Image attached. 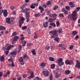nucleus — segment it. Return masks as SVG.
Wrapping results in <instances>:
<instances>
[{
  "mask_svg": "<svg viewBox=\"0 0 80 80\" xmlns=\"http://www.w3.org/2000/svg\"><path fill=\"white\" fill-rule=\"evenodd\" d=\"M19 18H20V19L19 20L18 22L19 23V27L20 28H21V27L22 25V24L24 23V20H25V18L23 17H19Z\"/></svg>",
  "mask_w": 80,
  "mask_h": 80,
  "instance_id": "7ed1b4c3",
  "label": "nucleus"
},
{
  "mask_svg": "<svg viewBox=\"0 0 80 80\" xmlns=\"http://www.w3.org/2000/svg\"><path fill=\"white\" fill-rule=\"evenodd\" d=\"M3 76V73L2 72H0V77H2Z\"/></svg>",
  "mask_w": 80,
  "mask_h": 80,
  "instance_id": "0e129e2a",
  "label": "nucleus"
},
{
  "mask_svg": "<svg viewBox=\"0 0 80 80\" xmlns=\"http://www.w3.org/2000/svg\"><path fill=\"white\" fill-rule=\"evenodd\" d=\"M17 35V32H14L12 34V36L13 37L15 36V35Z\"/></svg>",
  "mask_w": 80,
  "mask_h": 80,
  "instance_id": "6e6d98bb",
  "label": "nucleus"
},
{
  "mask_svg": "<svg viewBox=\"0 0 80 80\" xmlns=\"http://www.w3.org/2000/svg\"><path fill=\"white\" fill-rule=\"evenodd\" d=\"M58 6H55L53 7V10H57V8H58Z\"/></svg>",
  "mask_w": 80,
  "mask_h": 80,
  "instance_id": "c756f323",
  "label": "nucleus"
},
{
  "mask_svg": "<svg viewBox=\"0 0 80 80\" xmlns=\"http://www.w3.org/2000/svg\"><path fill=\"white\" fill-rule=\"evenodd\" d=\"M5 27L2 26H0V30H5Z\"/></svg>",
  "mask_w": 80,
  "mask_h": 80,
  "instance_id": "6ab92c4d",
  "label": "nucleus"
},
{
  "mask_svg": "<svg viewBox=\"0 0 80 80\" xmlns=\"http://www.w3.org/2000/svg\"><path fill=\"white\" fill-rule=\"evenodd\" d=\"M19 62H20L21 65H24L25 64V62H24L23 59L22 57H21L19 58Z\"/></svg>",
  "mask_w": 80,
  "mask_h": 80,
  "instance_id": "0eeeda50",
  "label": "nucleus"
},
{
  "mask_svg": "<svg viewBox=\"0 0 80 80\" xmlns=\"http://www.w3.org/2000/svg\"><path fill=\"white\" fill-rule=\"evenodd\" d=\"M56 25L57 27H58L60 25V23L58 22H56Z\"/></svg>",
  "mask_w": 80,
  "mask_h": 80,
  "instance_id": "13d9d810",
  "label": "nucleus"
},
{
  "mask_svg": "<svg viewBox=\"0 0 80 80\" xmlns=\"http://www.w3.org/2000/svg\"><path fill=\"white\" fill-rule=\"evenodd\" d=\"M56 19V18H55V19H53L51 18H49V22H53L54 21H55Z\"/></svg>",
  "mask_w": 80,
  "mask_h": 80,
  "instance_id": "dca6fc26",
  "label": "nucleus"
},
{
  "mask_svg": "<svg viewBox=\"0 0 80 80\" xmlns=\"http://www.w3.org/2000/svg\"><path fill=\"white\" fill-rule=\"evenodd\" d=\"M42 6L43 8H47V5L46 4H43Z\"/></svg>",
  "mask_w": 80,
  "mask_h": 80,
  "instance_id": "bf43d9fd",
  "label": "nucleus"
},
{
  "mask_svg": "<svg viewBox=\"0 0 80 80\" xmlns=\"http://www.w3.org/2000/svg\"><path fill=\"white\" fill-rule=\"evenodd\" d=\"M50 25L52 26V27H56V25L53 22H51L50 23Z\"/></svg>",
  "mask_w": 80,
  "mask_h": 80,
  "instance_id": "412c9836",
  "label": "nucleus"
},
{
  "mask_svg": "<svg viewBox=\"0 0 80 80\" xmlns=\"http://www.w3.org/2000/svg\"><path fill=\"white\" fill-rule=\"evenodd\" d=\"M17 79L18 80H20L22 79V77H20V78H18Z\"/></svg>",
  "mask_w": 80,
  "mask_h": 80,
  "instance_id": "774afa93",
  "label": "nucleus"
},
{
  "mask_svg": "<svg viewBox=\"0 0 80 80\" xmlns=\"http://www.w3.org/2000/svg\"><path fill=\"white\" fill-rule=\"evenodd\" d=\"M73 48V45H71L69 47V48L70 50H72Z\"/></svg>",
  "mask_w": 80,
  "mask_h": 80,
  "instance_id": "a18cd8bd",
  "label": "nucleus"
},
{
  "mask_svg": "<svg viewBox=\"0 0 80 80\" xmlns=\"http://www.w3.org/2000/svg\"><path fill=\"white\" fill-rule=\"evenodd\" d=\"M59 47H61V49L62 50H64L66 48V45L65 44H60L58 45Z\"/></svg>",
  "mask_w": 80,
  "mask_h": 80,
  "instance_id": "6e6552de",
  "label": "nucleus"
},
{
  "mask_svg": "<svg viewBox=\"0 0 80 80\" xmlns=\"http://www.w3.org/2000/svg\"><path fill=\"white\" fill-rule=\"evenodd\" d=\"M42 73L43 74H44L45 76H46V77H47L49 73V72L47 71H43Z\"/></svg>",
  "mask_w": 80,
  "mask_h": 80,
  "instance_id": "1a4fd4ad",
  "label": "nucleus"
},
{
  "mask_svg": "<svg viewBox=\"0 0 80 80\" xmlns=\"http://www.w3.org/2000/svg\"><path fill=\"white\" fill-rule=\"evenodd\" d=\"M30 8H35V6L33 4H32V5H31V6H30Z\"/></svg>",
  "mask_w": 80,
  "mask_h": 80,
  "instance_id": "72a5a7b5",
  "label": "nucleus"
},
{
  "mask_svg": "<svg viewBox=\"0 0 80 80\" xmlns=\"http://www.w3.org/2000/svg\"><path fill=\"white\" fill-rule=\"evenodd\" d=\"M13 40V41H16V42L17 41V40H18V37L17 36H15Z\"/></svg>",
  "mask_w": 80,
  "mask_h": 80,
  "instance_id": "5701e85b",
  "label": "nucleus"
},
{
  "mask_svg": "<svg viewBox=\"0 0 80 80\" xmlns=\"http://www.w3.org/2000/svg\"><path fill=\"white\" fill-rule=\"evenodd\" d=\"M2 13H3L4 17H6L8 15V12H7V10L5 9L2 11Z\"/></svg>",
  "mask_w": 80,
  "mask_h": 80,
  "instance_id": "423d86ee",
  "label": "nucleus"
},
{
  "mask_svg": "<svg viewBox=\"0 0 80 80\" xmlns=\"http://www.w3.org/2000/svg\"><path fill=\"white\" fill-rule=\"evenodd\" d=\"M27 74H23L22 77L23 78H26V77H27Z\"/></svg>",
  "mask_w": 80,
  "mask_h": 80,
  "instance_id": "680f3d73",
  "label": "nucleus"
},
{
  "mask_svg": "<svg viewBox=\"0 0 80 80\" xmlns=\"http://www.w3.org/2000/svg\"><path fill=\"white\" fill-rule=\"evenodd\" d=\"M6 22L8 24H13L15 23L14 21L13 20L10 21V18H7L6 19Z\"/></svg>",
  "mask_w": 80,
  "mask_h": 80,
  "instance_id": "39448f33",
  "label": "nucleus"
},
{
  "mask_svg": "<svg viewBox=\"0 0 80 80\" xmlns=\"http://www.w3.org/2000/svg\"><path fill=\"white\" fill-rule=\"evenodd\" d=\"M45 49L46 50H49V49H50V47L48 45L46 46L45 47Z\"/></svg>",
  "mask_w": 80,
  "mask_h": 80,
  "instance_id": "473e14b6",
  "label": "nucleus"
},
{
  "mask_svg": "<svg viewBox=\"0 0 80 80\" xmlns=\"http://www.w3.org/2000/svg\"><path fill=\"white\" fill-rule=\"evenodd\" d=\"M52 78H53V76L52 75H51L50 76V78H49L50 80H52Z\"/></svg>",
  "mask_w": 80,
  "mask_h": 80,
  "instance_id": "e2e57ef3",
  "label": "nucleus"
},
{
  "mask_svg": "<svg viewBox=\"0 0 80 80\" xmlns=\"http://www.w3.org/2000/svg\"><path fill=\"white\" fill-rule=\"evenodd\" d=\"M65 8L67 10H70V7L69 6H67L65 7Z\"/></svg>",
  "mask_w": 80,
  "mask_h": 80,
  "instance_id": "58836bf2",
  "label": "nucleus"
},
{
  "mask_svg": "<svg viewBox=\"0 0 80 80\" xmlns=\"http://www.w3.org/2000/svg\"><path fill=\"white\" fill-rule=\"evenodd\" d=\"M28 32L29 35H31V32H30V29H28Z\"/></svg>",
  "mask_w": 80,
  "mask_h": 80,
  "instance_id": "4c0bfd02",
  "label": "nucleus"
},
{
  "mask_svg": "<svg viewBox=\"0 0 80 80\" xmlns=\"http://www.w3.org/2000/svg\"><path fill=\"white\" fill-rule=\"evenodd\" d=\"M8 53H9V52L8 51H6L5 52V54H6V55H8Z\"/></svg>",
  "mask_w": 80,
  "mask_h": 80,
  "instance_id": "603ef678",
  "label": "nucleus"
},
{
  "mask_svg": "<svg viewBox=\"0 0 80 80\" xmlns=\"http://www.w3.org/2000/svg\"><path fill=\"white\" fill-rule=\"evenodd\" d=\"M51 17L52 16L53 18H55V17H57L58 15L56 14H52L50 15Z\"/></svg>",
  "mask_w": 80,
  "mask_h": 80,
  "instance_id": "393cba45",
  "label": "nucleus"
},
{
  "mask_svg": "<svg viewBox=\"0 0 80 80\" xmlns=\"http://www.w3.org/2000/svg\"><path fill=\"white\" fill-rule=\"evenodd\" d=\"M46 4L47 5H50L51 4V2H50V1H49L46 3Z\"/></svg>",
  "mask_w": 80,
  "mask_h": 80,
  "instance_id": "f704fd0d",
  "label": "nucleus"
},
{
  "mask_svg": "<svg viewBox=\"0 0 80 80\" xmlns=\"http://www.w3.org/2000/svg\"><path fill=\"white\" fill-rule=\"evenodd\" d=\"M72 61H70L68 60H66L65 62V63L66 65H71L72 64Z\"/></svg>",
  "mask_w": 80,
  "mask_h": 80,
  "instance_id": "2eb2a0df",
  "label": "nucleus"
},
{
  "mask_svg": "<svg viewBox=\"0 0 80 80\" xmlns=\"http://www.w3.org/2000/svg\"><path fill=\"white\" fill-rule=\"evenodd\" d=\"M34 5V6H38V3H33Z\"/></svg>",
  "mask_w": 80,
  "mask_h": 80,
  "instance_id": "338daca9",
  "label": "nucleus"
},
{
  "mask_svg": "<svg viewBox=\"0 0 80 80\" xmlns=\"http://www.w3.org/2000/svg\"><path fill=\"white\" fill-rule=\"evenodd\" d=\"M55 68V64H52L51 66V68L53 69V68Z\"/></svg>",
  "mask_w": 80,
  "mask_h": 80,
  "instance_id": "37998d69",
  "label": "nucleus"
},
{
  "mask_svg": "<svg viewBox=\"0 0 80 80\" xmlns=\"http://www.w3.org/2000/svg\"><path fill=\"white\" fill-rule=\"evenodd\" d=\"M25 38L24 37H22V38H21L20 39V40H24V39Z\"/></svg>",
  "mask_w": 80,
  "mask_h": 80,
  "instance_id": "69168bd1",
  "label": "nucleus"
},
{
  "mask_svg": "<svg viewBox=\"0 0 80 80\" xmlns=\"http://www.w3.org/2000/svg\"><path fill=\"white\" fill-rule=\"evenodd\" d=\"M80 7H78L76 8L77 10H75L73 12H72V17L73 20H76L77 19V15H76V13H77V12H78V11H79V10H80Z\"/></svg>",
  "mask_w": 80,
  "mask_h": 80,
  "instance_id": "f257e3e1",
  "label": "nucleus"
},
{
  "mask_svg": "<svg viewBox=\"0 0 80 80\" xmlns=\"http://www.w3.org/2000/svg\"><path fill=\"white\" fill-rule=\"evenodd\" d=\"M26 18H30V14L29 13L27 12H26Z\"/></svg>",
  "mask_w": 80,
  "mask_h": 80,
  "instance_id": "aec40b11",
  "label": "nucleus"
},
{
  "mask_svg": "<svg viewBox=\"0 0 80 80\" xmlns=\"http://www.w3.org/2000/svg\"><path fill=\"white\" fill-rule=\"evenodd\" d=\"M23 58L24 60H27L28 59V57L27 54H24L23 56Z\"/></svg>",
  "mask_w": 80,
  "mask_h": 80,
  "instance_id": "f3484780",
  "label": "nucleus"
},
{
  "mask_svg": "<svg viewBox=\"0 0 80 80\" xmlns=\"http://www.w3.org/2000/svg\"><path fill=\"white\" fill-rule=\"evenodd\" d=\"M43 26L44 27H48V22H45L43 24Z\"/></svg>",
  "mask_w": 80,
  "mask_h": 80,
  "instance_id": "b1692460",
  "label": "nucleus"
},
{
  "mask_svg": "<svg viewBox=\"0 0 80 80\" xmlns=\"http://www.w3.org/2000/svg\"><path fill=\"white\" fill-rule=\"evenodd\" d=\"M33 77H34L33 76H31V75H30V76H29V77H28V78H29V79H30V78H33Z\"/></svg>",
  "mask_w": 80,
  "mask_h": 80,
  "instance_id": "5fc2aeb1",
  "label": "nucleus"
},
{
  "mask_svg": "<svg viewBox=\"0 0 80 80\" xmlns=\"http://www.w3.org/2000/svg\"><path fill=\"white\" fill-rule=\"evenodd\" d=\"M12 66L13 67H14L15 65H14V63H13V60H12Z\"/></svg>",
  "mask_w": 80,
  "mask_h": 80,
  "instance_id": "de8ad7c7",
  "label": "nucleus"
},
{
  "mask_svg": "<svg viewBox=\"0 0 80 80\" xmlns=\"http://www.w3.org/2000/svg\"><path fill=\"white\" fill-rule=\"evenodd\" d=\"M18 53H19L20 52V51L22 50V45H19L18 47Z\"/></svg>",
  "mask_w": 80,
  "mask_h": 80,
  "instance_id": "a211bd4d",
  "label": "nucleus"
},
{
  "mask_svg": "<svg viewBox=\"0 0 80 80\" xmlns=\"http://www.w3.org/2000/svg\"><path fill=\"white\" fill-rule=\"evenodd\" d=\"M0 61L2 62H4V60H5V55H3L0 57Z\"/></svg>",
  "mask_w": 80,
  "mask_h": 80,
  "instance_id": "4468645a",
  "label": "nucleus"
},
{
  "mask_svg": "<svg viewBox=\"0 0 80 80\" xmlns=\"http://www.w3.org/2000/svg\"><path fill=\"white\" fill-rule=\"evenodd\" d=\"M72 14H69L68 17V18H72Z\"/></svg>",
  "mask_w": 80,
  "mask_h": 80,
  "instance_id": "4d7b16f0",
  "label": "nucleus"
},
{
  "mask_svg": "<svg viewBox=\"0 0 80 80\" xmlns=\"http://www.w3.org/2000/svg\"><path fill=\"white\" fill-rule=\"evenodd\" d=\"M21 12L22 13H25V9H22L21 10Z\"/></svg>",
  "mask_w": 80,
  "mask_h": 80,
  "instance_id": "052dcab7",
  "label": "nucleus"
},
{
  "mask_svg": "<svg viewBox=\"0 0 80 80\" xmlns=\"http://www.w3.org/2000/svg\"><path fill=\"white\" fill-rule=\"evenodd\" d=\"M22 30H25L26 29H27V26H24L22 28Z\"/></svg>",
  "mask_w": 80,
  "mask_h": 80,
  "instance_id": "864d4df0",
  "label": "nucleus"
},
{
  "mask_svg": "<svg viewBox=\"0 0 80 80\" xmlns=\"http://www.w3.org/2000/svg\"><path fill=\"white\" fill-rule=\"evenodd\" d=\"M69 5L72 8H73V7H75V6L73 5V3L72 2H69Z\"/></svg>",
  "mask_w": 80,
  "mask_h": 80,
  "instance_id": "4be33fe9",
  "label": "nucleus"
},
{
  "mask_svg": "<svg viewBox=\"0 0 80 80\" xmlns=\"http://www.w3.org/2000/svg\"><path fill=\"white\" fill-rule=\"evenodd\" d=\"M10 10H14L15 8V7L14 6H10Z\"/></svg>",
  "mask_w": 80,
  "mask_h": 80,
  "instance_id": "e433bc0d",
  "label": "nucleus"
},
{
  "mask_svg": "<svg viewBox=\"0 0 80 80\" xmlns=\"http://www.w3.org/2000/svg\"><path fill=\"white\" fill-rule=\"evenodd\" d=\"M39 10H44V8H43L42 7H41L40 6L39 7Z\"/></svg>",
  "mask_w": 80,
  "mask_h": 80,
  "instance_id": "c03bdc74",
  "label": "nucleus"
},
{
  "mask_svg": "<svg viewBox=\"0 0 80 80\" xmlns=\"http://www.w3.org/2000/svg\"><path fill=\"white\" fill-rule=\"evenodd\" d=\"M55 78H58V73L57 72L56 73V75H55Z\"/></svg>",
  "mask_w": 80,
  "mask_h": 80,
  "instance_id": "3c124183",
  "label": "nucleus"
},
{
  "mask_svg": "<svg viewBox=\"0 0 80 80\" xmlns=\"http://www.w3.org/2000/svg\"><path fill=\"white\" fill-rule=\"evenodd\" d=\"M55 41H56L57 42H58V40H59V38H56L54 39Z\"/></svg>",
  "mask_w": 80,
  "mask_h": 80,
  "instance_id": "c9c22d12",
  "label": "nucleus"
},
{
  "mask_svg": "<svg viewBox=\"0 0 80 80\" xmlns=\"http://www.w3.org/2000/svg\"><path fill=\"white\" fill-rule=\"evenodd\" d=\"M57 32L58 33H61V32H62V29H58Z\"/></svg>",
  "mask_w": 80,
  "mask_h": 80,
  "instance_id": "79ce46f5",
  "label": "nucleus"
},
{
  "mask_svg": "<svg viewBox=\"0 0 80 80\" xmlns=\"http://www.w3.org/2000/svg\"><path fill=\"white\" fill-rule=\"evenodd\" d=\"M10 48H11L10 46L8 47H7V46H6V50H10Z\"/></svg>",
  "mask_w": 80,
  "mask_h": 80,
  "instance_id": "ea45409f",
  "label": "nucleus"
},
{
  "mask_svg": "<svg viewBox=\"0 0 80 80\" xmlns=\"http://www.w3.org/2000/svg\"><path fill=\"white\" fill-rule=\"evenodd\" d=\"M40 15V13L36 14H35V17H39Z\"/></svg>",
  "mask_w": 80,
  "mask_h": 80,
  "instance_id": "49530a36",
  "label": "nucleus"
},
{
  "mask_svg": "<svg viewBox=\"0 0 80 80\" xmlns=\"http://www.w3.org/2000/svg\"><path fill=\"white\" fill-rule=\"evenodd\" d=\"M26 41H23L22 42V46H25L26 44Z\"/></svg>",
  "mask_w": 80,
  "mask_h": 80,
  "instance_id": "c85d7f7f",
  "label": "nucleus"
},
{
  "mask_svg": "<svg viewBox=\"0 0 80 80\" xmlns=\"http://www.w3.org/2000/svg\"><path fill=\"white\" fill-rule=\"evenodd\" d=\"M40 68L43 69V68H44L45 67V64L44 62H42L41 63V65H40Z\"/></svg>",
  "mask_w": 80,
  "mask_h": 80,
  "instance_id": "9b49d317",
  "label": "nucleus"
},
{
  "mask_svg": "<svg viewBox=\"0 0 80 80\" xmlns=\"http://www.w3.org/2000/svg\"><path fill=\"white\" fill-rule=\"evenodd\" d=\"M62 12H63L65 13V15H67L68 14V11L66 10L65 8H63L62 9Z\"/></svg>",
  "mask_w": 80,
  "mask_h": 80,
  "instance_id": "ddd939ff",
  "label": "nucleus"
},
{
  "mask_svg": "<svg viewBox=\"0 0 80 80\" xmlns=\"http://www.w3.org/2000/svg\"><path fill=\"white\" fill-rule=\"evenodd\" d=\"M59 15L60 17H64V15L63 13H59Z\"/></svg>",
  "mask_w": 80,
  "mask_h": 80,
  "instance_id": "7c9ffc66",
  "label": "nucleus"
},
{
  "mask_svg": "<svg viewBox=\"0 0 80 80\" xmlns=\"http://www.w3.org/2000/svg\"><path fill=\"white\" fill-rule=\"evenodd\" d=\"M11 55L12 57H15V55H17V51H14L13 52H11Z\"/></svg>",
  "mask_w": 80,
  "mask_h": 80,
  "instance_id": "9d476101",
  "label": "nucleus"
},
{
  "mask_svg": "<svg viewBox=\"0 0 80 80\" xmlns=\"http://www.w3.org/2000/svg\"><path fill=\"white\" fill-rule=\"evenodd\" d=\"M32 52L33 54V55H36V53H35V49H33L32 50Z\"/></svg>",
  "mask_w": 80,
  "mask_h": 80,
  "instance_id": "2f4dec72",
  "label": "nucleus"
},
{
  "mask_svg": "<svg viewBox=\"0 0 80 80\" xmlns=\"http://www.w3.org/2000/svg\"><path fill=\"white\" fill-rule=\"evenodd\" d=\"M35 36L34 37L35 39H37V38H38V36L37 34H35Z\"/></svg>",
  "mask_w": 80,
  "mask_h": 80,
  "instance_id": "a19ab883",
  "label": "nucleus"
},
{
  "mask_svg": "<svg viewBox=\"0 0 80 80\" xmlns=\"http://www.w3.org/2000/svg\"><path fill=\"white\" fill-rule=\"evenodd\" d=\"M78 33V32L76 31H73L72 32V34L73 35H75Z\"/></svg>",
  "mask_w": 80,
  "mask_h": 80,
  "instance_id": "bb28decb",
  "label": "nucleus"
},
{
  "mask_svg": "<svg viewBox=\"0 0 80 80\" xmlns=\"http://www.w3.org/2000/svg\"><path fill=\"white\" fill-rule=\"evenodd\" d=\"M77 64L75 66V67H77L79 68H80V62L78 60H76Z\"/></svg>",
  "mask_w": 80,
  "mask_h": 80,
  "instance_id": "f8f14e48",
  "label": "nucleus"
},
{
  "mask_svg": "<svg viewBox=\"0 0 80 80\" xmlns=\"http://www.w3.org/2000/svg\"><path fill=\"white\" fill-rule=\"evenodd\" d=\"M56 62L58 63V65L60 67L62 65H63L64 64V62H63V59L62 58H60L57 60Z\"/></svg>",
  "mask_w": 80,
  "mask_h": 80,
  "instance_id": "20e7f679",
  "label": "nucleus"
},
{
  "mask_svg": "<svg viewBox=\"0 0 80 80\" xmlns=\"http://www.w3.org/2000/svg\"><path fill=\"white\" fill-rule=\"evenodd\" d=\"M32 45V43H28L27 46L28 47H31Z\"/></svg>",
  "mask_w": 80,
  "mask_h": 80,
  "instance_id": "8fccbe9b",
  "label": "nucleus"
},
{
  "mask_svg": "<svg viewBox=\"0 0 80 80\" xmlns=\"http://www.w3.org/2000/svg\"><path fill=\"white\" fill-rule=\"evenodd\" d=\"M49 33L51 34H52L51 37V38H55L56 37H57V31L56 30L51 31L49 32Z\"/></svg>",
  "mask_w": 80,
  "mask_h": 80,
  "instance_id": "f03ea898",
  "label": "nucleus"
},
{
  "mask_svg": "<svg viewBox=\"0 0 80 80\" xmlns=\"http://www.w3.org/2000/svg\"><path fill=\"white\" fill-rule=\"evenodd\" d=\"M49 60L51 61V62H54V60H55V59L53 58L50 57L49 58Z\"/></svg>",
  "mask_w": 80,
  "mask_h": 80,
  "instance_id": "a878e982",
  "label": "nucleus"
},
{
  "mask_svg": "<svg viewBox=\"0 0 80 80\" xmlns=\"http://www.w3.org/2000/svg\"><path fill=\"white\" fill-rule=\"evenodd\" d=\"M70 71L69 70H67L65 72V75H68L69 73H70Z\"/></svg>",
  "mask_w": 80,
  "mask_h": 80,
  "instance_id": "cd10ccee",
  "label": "nucleus"
},
{
  "mask_svg": "<svg viewBox=\"0 0 80 80\" xmlns=\"http://www.w3.org/2000/svg\"><path fill=\"white\" fill-rule=\"evenodd\" d=\"M26 18V22H28L30 21V18Z\"/></svg>",
  "mask_w": 80,
  "mask_h": 80,
  "instance_id": "09e8293b",
  "label": "nucleus"
}]
</instances>
